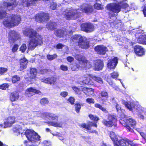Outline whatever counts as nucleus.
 <instances>
[{
    "label": "nucleus",
    "mask_w": 146,
    "mask_h": 146,
    "mask_svg": "<svg viewBox=\"0 0 146 146\" xmlns=\"http://www.w3.org/2000/svg\"><path fill=\"white\" fill-rule=\"evenodd\" d=\"M47 123L49 125H52L56 127H61L62 126L63 124L62 122L55 123L52 121H48Z\"/></svg>",
    "instance_id": "obj_31"
},
{
    "label": "nucleus",
    "mask_w": 146,
    "mask_h": 146,
    "mask_svg": "<svg viewBox=\"0 0 146 146\" xmlns=\"http://www.w3.org/2000/svg\"><path fill=\"white\" fill-rule=\"evenodd\" d=\"M75 99L72 97H70L68 99V101L71 104H74V102Z\"/></svg>",
    "instance_id": "obj_59"
},
{
    "label": "nucleus",
    "mask_w": 146,
    "mask_h": 146,
    "mask_svg": "<svg viewBox=\"0 0 146 146\" xmlns=\"http://www.w3.org/2000/svg\"><path fill=\"white\" fill-rule=\"evenodd\" d=\"M78 45L81 48L87 49L89 47V42L86 38L83 37L78 42Z\"/></svg>",
    "instance_id": "obj_10"
},
{
    "label": "nucleus",
    "mask_w": 146,
    "mask_h": 146,
    "mask_svg": "<svg viewBox=\"0 0 146 146\" xmlns=\"http://www.w3.org/2000/svg\"><path fill=\"white\" fill-rule=\"evenodd\" d=\"M68 95V93L64 91L61 92L60 95L63 97H66Z\"/></svg>",
    "instance_id": "obj_58"
},
{
    "label": "nucleus",
    "mask_w": 146,
    "mask_h": 146,
    "mask_svg": "<svg viewBox=\"0 0 146 146\" xmlns=\"http://www.w3.org/2000/svg\"><path fill=\"white\" fill-rule=\"evenodd\" d=\"M24 134L28 140L31 142H36L40 140V136L34 130L31 129H27Z\"/></svg>",
    "instance_id": "obj_4"
},
{
    "label": "nucleus",
    "mask_w": 146,
    "mask_h": 146,
    "mask_svg": "<svg viewBox=\"0 0 146 146\" xmlns=\"http://www.w3.org/2000/svg\"><path fill=\"white\" fill-rule=\"evenodd\" d=\"M106 8L108 10L116 13H118L121 11V7L119 3L108 4L106 6Z\"/></svg>",
    "instance_id": "obj_7"
},
{
    "label": "nucleus",
    "mask_w": 146,
    "mask_h": 146,
    "mask_svg": "<svg viewBox=\"0 0 146 146\" xmlns=\"http://www.w3.org/2000/svg\"><path fill=\"white\" fill-rule=\"evenodd\" d=\"M45 119L47 120L48 119L49 120H57L58 117L56 115L51 113H46L45 114Z\"/></svg>",
    "instance_id": "obj_23"
},
{
    "label": "nucleus",
    "mask_w": 146,
    "mask_h": 146,
    "mask_svg": "<svg viewBox=\"0 0 146 146\" xmlns=\"http://www.w3.org/2000/svg\"><path fill=\"white\" fill-rule=\"evenodd\" d=\"M48 101L47 98H43L40 101V104L43 106L45 105V104H48Z\"/></svg>",
    "instance_id": "obj_39"
},
{
    "label": "nucleus",
    "mask_w": 146,
    "mask_h": 146,
    "mask_svg": "<svg viewBox=\"0 0 146 146\" xmlns=\"http://www.w3.org/2000/svg\"><path fill=\"white\" fill-rule=\"evenodd\" d=\"M94 106L96 108H98L100 110L105 113L107 112V111L106 110L105 108L103 107L102 105L98 103H96L94 104Z\"/></svg>",
    "instance_id": "obj_35"
},
{
    "label": "nucleus",
    "mask_w": 146,
    "mask_h": 146,
    "mask_svg": "<svg viewBox=\"0 0 146 146\" xmlns=\"http://www.w3.org/2000/svg\"><path fill=\"white\" fill-rule=\"evenodd\" d=\"M128 141V145H129L131 146H138L137 144L133 142L132 141L129 140Z\"/></svg>",
    "instance_id": "obj_55"
},
{
    "label": "nucleus",
    "mask_w": 146,
    "mask_h": 146,
    "mask_svg": "<svg viewBox=\"0 0 146 146\" xmlns=\"http://www.w3.org/2000/svg\"><path fill=\"white\" fill-rule=\"evenodd\" d=\"M9 86L8 84H3L0 86V89L3 90H5L7 88H8Z\"/></svg>",
    "instance_id": "obj_46"
},
{
    "label": "nucleus",
    "mask_w": 146,
    "mask_h": 146,
    "mask_svg": "<svg viewBox=\"0 0 146 146\" xmlns=\"http://www.w3.org/2000/svg\"><path fill=\"white\" fill-rule=\"evenodd\" d=\"M72 89L77 94L80 95L81 94L82 92L80 88H78L74 86L72 87Z\"/></svg>",
    "instance_id": "obj_42"
},
{
    "label": "nucleus",
    "mask_w": 146,
    "mask_h": 146,
    "mask_svg": "<svg viewBox=\"0 0 146 146\" xmlns=\"http://www.w3.org/2000/svg\"><path fill=\"white\" fill-rule=\"evenodd\" d=\"M119 4H120L121 9V8L125 9L127 8L129 6V5L127 3L122 1L120 2L119 3Z\"/></svg>",
    "instance_id": "obj_36"
},
{
    "label": "nucleus",
    "mask_w": 146,
    "mask_h": 146,
    "mask_svg": "<svg viewBox=\"0 0 146 146\" xmlns=\"http://www.w3.org/2000/svg\"><path fill=\"white\" fill-rule=\"evenodd\" d=\"M87 29L88 31H87V32H90L94 31V26L92 24L90 23H88Z\"/></svg>",
    "instance_id": "obj_37"
},
{
    "label": "nucleus",
    "mask_w": 146,
    "mask_h": 146,
    "mask_svg": "<svg viewBox=\"0 0 146 146\" xmlns=\"http://www.w3.org/2000/svg\"><path fill=\"white\" fill-rule=\"evenodd\" d=\"M47 58L49 60H52L56 58L57 57V55L54 54L52 55L48 54L47 55Z\"/></svg>",
    "instance_id": "obj_41"
},
{
    "label": "nucleus",
    "mask_w": 146,
    "mask_h": 146,
    "mask_svg": "<svg viewBox=\"0 0 146 146\" xmlns=\"http://www.w3.org/2000/svg\"><path fill=\"white\" fill-rule=\"evenodd\" d=\"M7 69L4 68H0V74H2L6 72L7 71Z\"/></svg>",
    "instance_id": "obj_57"
},
{
    "label": "nucleus",
    "mask_w": 146,
    "mask_h": 146,
    "mask_svg": "<svg viewBox=\"0 0 146 146\" xmlns=\"http://www.w3.org/2000/svg\"><path fill=\"white\" fill-rule=\"evenodd\" d=\"M88 23H83L81 25V28L82 30L86 32L87 31H88L87 29Z\"/></svg>",
    "instance_id": "obj_38"
},
{
    "label": "nucleus",
    "mask_w": 146,
    "mask_h": 146,
    "mask_svg": "<svg viewBox=\"0 0 146 146\" xmlns=\"http://www.w3.org/2000/svg\"><path fill=\"white\" fill-rule=\"evenodd\" d=\"M93 79L94 80L100 84L103 83L102 79L101 78L94 76L93 77Z\"/></svg>",
    "instance_id": "obj_40"
},
{
    "label": "nucleus",
    "mask_w": 146,
    "mask_h": 146,
    "mask_svg": "<svg viewBox=\"0 0 146 146\" xmlns=\"http://www.w3.org/2000/svg\"><path fill=\"white\" fill-rule=\"evenodd\" d=\"M129 140L121 139L119 140L117 139V144L119 146H126L128 145Z\"/></svg>",
    "instance_id": "obj_27"
},
{
    "label": "nucleus",
    "mask_w": 146,
    "mask_h": 146,
    "mask_svg": "<svg viewBox=\"0 0 146 146\" xmlns=\"http://www.w3.org/2000/svg\"><path fill=\"white\" fill-rule=\"evenodd\" d=\"M135 129L137 131L140 133L141 136L143 139L145 138L146 137V135L144 133L140 131L139 130L140 128H135Z\"/></svg>",
    "instance_id": "obj_53"
},
{
    "label": "nucleus",
    "mask_w": 146,
    "mask_h": 146,
    "mask_svg": "<svg viewBox=\"0 0 146 146\" xmlns=\"http://www.w3.org/2000/svg\"><path fill=\"white\" fill-rule=\"evenodd\" d=\"M28 61L25 58L20 60V70H23L26 68Z\"/></svg>",
    "instance_id": "obj_24"
},
{
    "label": "nucleus",
    "mask_w": 146,
    "mask_h": 146,
    "mask_svg": "<svg viewBox=\"0 0 146 146\" xmlns=\"http://www.w3.org/2000/svg\"><path fill=\"white\" fill-rule=\"evenodd\" d=\"M100 95L102 97L105 98H101L102 101L104 102H106L108 98V93L106 92L103 91L101 92Z\"/></svg>",
    "instance_id": "obj_29"
},
{
    "label": "nucleus",
    "mask_w": 146,
    "mask_h": 146,
    "mask_svg": "<svg viewBox=\"0 0 146 146\" xmlns=\"http://www.w3.org/2000/svg\"><path fill=\"white\" fill-rule=\"evenodd\" d=\"M67 34H68L67 32L64 29H57L55 32V35L59 37H63Z\"/></svg>",
    "instance_id": "obj_20"
},
{
    "label": "nucleus",
    "mask_w": 146,
    "mask_h": 146,
    "mask_svg": "<svg viewBox=\"0 0 146 146\" xmlns=\"http://www.w3.org/2000/svg\"><path fill=\"white\" fill-rule=\"evenodd\" d=\"M108 118L109 121H107L105 119H104L102 121L103 124L108 127H111L113 125H114V127H116L117 125L113 123V122H116L117 120V117L115 115L109 114L108 115Z\"/></svg>",
    "instance_id": "obj_6"
},
{
    "label": "nucleus",
    "mask_w": 146,
    "mask_h": 146,
    "mask_svg": "<svg viewBox=\"0 0 146 146\" xmlns=\"http://www.w3.org/2000/svg\"><path fill=\"white\" fill-rule=\"evenodd\" d=\"M94 7L95 9L98 10H102L104 8L103 6L100 4L96 3L94 5Z\"/></svg>",
    "instance_id": "obj_43"
},
{
    "label": "nucleus",
    "mask_w": 146,
    "mask_h": 146,
    "mask_svg": "<svg viewBox=\"0 0 146 146\" xmlns=\"http://www.w3.org/2000/svg\"><path fill=\"white\" fill-rule=\"evenodd\" d=\"M40 0H23V5L24 6L28 7L31 5L35 4L36 2Z\"/></svg>",
    "instance_id": "obj_21"
},
{
    "label": "nucleus",
    "mask_w": 146,
    "mask_h": 146,
    "mask_svg": "<svg viewBox=\"0 0 146 146\" xmlns=\"http://www.w3.org/2000/svg\"><path fill=\"white\" fill-rule=\"evenodd\" d=\"M56 24L54 23H50L46 26L47 28L48 29L52 30L56 28Z\"/></svg>",
    "instance_id": "obj_33"
},
{
    "label": "nucleus",
    "mask_w": 146,
    "mask_h": 146,
    "mask_svg": "<svg viewBox=\"0 0 146 146\" xmlns=\"http://www.w3.org/2000/svg\"><path fill=\"white\" fill-rule=\"evenodd\" d=\"M134 50L135 54L138 56H141L145 54L144 50L141 46L139 45L135 46L134 48Z\"/></svg>",
    "instance_id": "obj_15"
},
{
    "label": "nucleus",
    "mask_w": 146,
    "mask_h": 146,
    "mask_svg": "<svg viewBox=\"0 0 146 146\" xmlns=\"http://www.w3.org/2000/svg\"><path fill=\"white\" fill-rule=\"evenodd\" d=\"M43 146H48L50 145L49 143L47 141H44L42 143Z\"/></svg>",
    "instance_id": "obj_62"
},
{
    "label": "nucleus",
    "mask_w": 146,
    "mask_h": 146,
    "mask_svg": "<svg viewBox=\"0 0 146 146\" xmlns=\"http://www.w3.org/2000/svg\"><path fill=\"white\" fill-rule=\"evenodd\" d=\"M19 98V94L16 92L15 93H12L10 96L11 100L12 102L16 101Z\"/></svg>",
    "instance_id": "obj_30"
},
{
    "label": "nucleus",
    "mask_w": 146,
    "mask_h": 146,
    "mask_svg": "<svg viewBox=\"0 0 146 146\" xmlns=\"http://www.w3.org/2000/svg\"><path fill=\"white\" fill-rule=\"evenodd\" d=\"M23 34L30 38L28 46L29 50H33L42 43V37L33 29H25L23 31Z\"/></svg>",
    "instance_id": "obj_1"
},
{
    "label": "nucleus",
    "mask_w": 146,
    "mask_h": 146,
    "mask_svg": "<svg viewBox=\"0 0 146 146\" xmlns=\"http://www.w3.org/2000/svg\"><path fill=\"white\" fill-rule=\"evenodd\" d=\"M125 119H121L120 120V123L124 127L127 126V124L125 122Z\"/></svg>",
    "instance_id": "obj_61"
},
{
    "label": "nucleus",
    "mask_w": 146,
    "mask_h": 146,
    "mask_svg": "<svg viewBox=\"0 0 146 146\" xmlns=\"http://www.w3.org/2000/svg\"><path fill=\"white\" fill-rule=\"evenodd\" d=\"M94 93L93 89L92 88H88L87 92V95L91 96L93 95Z\"/></svg>",
    "instance_id": "obj_50"
},
{
    "label": "nucleus",
    "mask_w": 146,
    "mask_h": 146,
    "mask_svg": "<svg viewBox=\"0 0 146 146\" xmlns=\"http://www.w3.org/2000/svg\"><path fill=\"white\" fill-rule=\"evenodd\" d=\"M40 92L38 90L33 88H30L26 90V95L28 97H31L33 96L34 94H39Z\"/></svg>",
    "instance_id": "obj_19"
},
{
    "label": "nucleus",
    "mask_w": 146,
    "mask_h": 146,
    "mask_svg": "<svg viewBox=\"0 0 146 146\" xmlns=\"http://www.w3.org/2000/svg\"><path fill=\"white\" fill-rule=\"evenodd\" d=\"M70 66L72 71L77 70L78 69L82 68L80 64L79 65L76 64H72L70 65Z\"/></svg>",
    "instance_id": "obj_32"
},
{
    "label": "nucleus",
    "mask_w": 146,
    "mask_h": 146,
    "mask_svg": "<svg viewBox=\"0 0 146 146\" xmlns=\"http://www.w3.org/2000/svg\"><path fill=\"white\" fill-rule=\"evenodd\" d=\"M88 89V88H84L83 86H81L80 87V89L81 90V91H82L86 95L87 94V92Z\"/></svg>",
    "instance_id": "obj_56"
},
{
    "label": "nucleus",
    "mask_w": 146,
    "mask_h": 146,
    "mask_svg": "<svg viewBox=\"0 0 146 146\" xmlns=\"http://www.w3.org/2000/svg\"><path fill=\"white\" fill-rule=\"evenodd\" d=\"M75 107L76 112L78 113L81 108L80 105L78 104H76L75 105Z\"/></svg>",
    "instance_id": "obj_48"
},
{
    "label": "nucleus",
    "mask_w": 146,
    "mask_h": 146,
    "mask_svg": "<svg viewBox=\"0 0 146 146\" xmlns=\"http://www.w3.org/2000/svg\"><path fill=\"white\" fill-rule=\"evenodd\" d=\"M60 68L61 70L64 71H66L68 70V67L64 65H61Z\"/></svg>",
    "instance_id": "obj_52"
},
{
    "label": "nucleus",
    "mask_w": 146,
    "mask_h": 146,
    "mask_svg": "<svg viewBox=\"0 0 146 146\" xmlns=\"http://www.w3.org/2000/svg\"><path fill=\"white\" fill-rule=\"evenodd\" d=\"M75 58L79 61V63L81 65V67L82 68L86 70L91 67L92 65L91 63L82 55H76Z\"/></svg>",
    "instance_id": "obj_5"
},
{
    "label": "nucleus",
    "mask_w": 146,
    "mask_h": 146,
    "mask_svg": "<svg viewBox=\"0 0 146 146\" xmlns=\"http://www.w3.org/2000/svg\"><path fill=\"white\" fill-rule=\"evenodd\" d=\"M18 34L14 31H11L9 34V40L10 41L14 42L19 38Z\"/></svg>",
    "instance_id": "obj_16"
},
{
    "label": "nucleus",
    "mask_w": 146,
    "mask_h": 146,
    "mask_svg": "<svg viewBox=\"0 0 146 146\" xmlns=\"http://www.w3.org/2000/svg\"><path fill=\"white\" fill-rule=\"evenodd\" d=\"M126 121L127 124V126L129 128L135 127L136 124V121L132 118H128L126 119Z\"/></svg>",
    "instance_id": "obj_25"
},
{
    "label": "nucleus",
    "mask_w": 146,
    "mask_h": 146,
    "mask_svg": "<svg viewBox=\"0 0 146 146\" xmlns=\"http://www.w3.org/2000/svg\"><path fill=\"white\" fill-rule=\"evenodd\" d=\"M16 121V117L13 116H10L7 117L4 122V127H11Z\"/></svg>",
    "instance_id": "obj_9"
},
{
    "label": "nucleus",
    "mask_w": 146,
    "mask_h": 146,
    "mask_svg": "<svg viewBox=\"0 0 146 146\" xmlns=\"http://www.w3.org/2000/svg\"><path fill=\"white\" fill-rule=\"evenodd\" d=\"M19 46V45L17 44L14 45L12 49V52H16Z\"/></svg>",
    "instance_id": "obj_51"
},
{
    "label": "nucleus",
    "mask_w": 146,
    "mask_h": 146,
    "mask_svg": "<svg viewBox=\"0 0 146 146\" xmlns=\"http://www.w3.org/2000/svg\"><path fill=\"white\" fill-rule=\"evenodd\" d=\"M84 37L79 35H75L73 36L72 37V39L74 42H76L77 41L78 42L81 39L83 38Z\"/></svg>",
    "instance_id": "obj_34"
},
{
    "label": "nucleus",
    "mask_w": 146,
    "mask_h": 146,
    "mask_svg": "<svg viewBox=\"0 0 146 146\" xmlns=\"http://www.w3.org/2000/svg\"><path fill=\"white\" fill-rule=\"evenodd\" d=\"M95 51L99 54H105L108 50L107 48L103 45H98L95 48Z\"/></svg>",
    "instance_id": "obj_11"
},
{
    "label": "nucleus",
    "mask_w": 146,
    "mask_h": 146,
    "mask_svg": "<svg viewBox=\"0 0 146 146\" xmlns=\"http://www.w3.org/2000/svg\"><path fill=\"white\" fill-rule=\"evenodd\" d=\"M117 63V58L110 59L107 64L108 67L110 69H114Z\"/></svg>",
    "instance_id": "obj_13"
},
{
    "label": "nucleus",
    "mask_w": 146,
    "mask_h": 146,
    "mask_svg": "<svg viewBox=\"0 0 146 146\" xmlns=\"http://www.w3.org/2000/svg\"><path fill=\"white\" fill-rule=\"evenodd\" d=\"M40 80L42 82L50 84H54L56 80V78L54 77L48 78H41Z\"/></svg>",
    "instance_id": "obj_14"
},
{
    "label": "nucleus",
    "mask_w": 146,
    "mask_h": 146,
    "mask_svg": "<svg viewBox=\"0 0 146 146\" xmlns=\"http://www.w3.org/2000/svg\"><path fill=\"white\" fill-rule=\"evenodd\" d=\"M90 118L92 120L95 121H98L99 120L98 117L92 114H90L89 115Z\"/></svg>",
    "instance_id": "obj_45"
},
{
    "label": "nucleus",
    "mask_w": 146,
    "mask_h": 146,
    "mask_svg": "<svg viewBox=\"0 0 146 146\" xmlns=\"http://www.w3.org/2000/svg\"><path fill=\"white\" fill-rule=\"evenodd\" d=\"M122 103L127 109L131 111H132L133 109L134 108V104L133 102H127L124 101H123Z\"/></svg>",
    "instance_id": "obj_22"
},
{
    "label": "nucleus",
    "mask_w": 146,
    "mask_h": 146,
    "mask_svg": "<svg viewBox=\"0 0 146 146\" xmlns=\"http://www.w3.org/2000/svg\"><path fill=\"white\" fill-rule=\"evenodd\" d=\"M86 101L89 104H94L95 103L94 99L92 98H88L86 99Z\"/></svg>",
    "instance_id": "obj_49"
},
{
    "label": "nucleus",
    "mask_w": 146,
    "mask_h": 146,
    "mask_svg": "<svg viewBox=\"0 0 146 146\" xmlns=\"http://www.w3.org/2000/svg\"><path fill=\"white\" fill-rule=\"evenodd\" d=\"M82 10L78 9H69L64 12L63 15L67 20L74 19L79 16V13L84 12L89 13L93 11L92 7L87 4L82 5L81 7Z\"/></svg>",
    "instance_id": "obj_2"
},
{
    "label": "nucleus",
    "mask_w": 146,
    "mask_h": 146,
    "mask_svg": "<svg viewBox=\"0 0 146 146\" xmlns=\"http://www.w3.org/2000/svg\"><path fill=\"white\" fill-rule=\"evenodd\" d=\"M16 3V0H3V7H7L8 10L12 9V5Z\"/></svg>",
    "instance_id": "obj_12"
},
{
    "label": "nucleus",
    "mask_w": 146,
    "mask_h": 146,
    "mask_svg": "<svg viewBox=\"0 0 146 146\" xmlns=\"http://www.w3.org/2000/svg\"><path fill=\"white\" fill-rule=\"evenodd\" d=\"M20 80V77L16 75L13 76L12 78V82L13 83H15L16 82L19 81Z\"/></svg>",
    "instance_id": "obj_44"
},
{
    "label": "nucleus",
    "mask_w": 146,
    "mask_h": 146,
    "mask_svg": "<svg viewBox=\"0 0 146 146\" xmlns=\"http://www.w3.org/2000/svg\"><path fill=\"white\" fill-rule=\"evenodd\" d=\"M3 22V24L6 27H12L17 25L19 24L21 20L20 16L19 15H12L9 16Z\"/></svg>",
    "instance_id": "obj_3"
},
{
    "label": "nucleus",
    "mask_w": 146,
    "mask_h": 146,
    "mask_svg": "<svg viewBox=\"0 0 146 146\" xmlns=\"http://www.w3.org/2000/svg\"><path fill=\"white\" fill-rule=\"evenodd\" d=\"M56 4L55 3H52L50 6V8L51 9L53 10L55 9L56 8Z\"/></svg>",
    "instance_id": "obj_63"
},
{
    "label": "nucleus",
    "mask_w": 146,
    "mask_h": 146,
    "mask_svg": "<svg viewBox=\"0 0 146 146\" xmlns=\"http://www.w3.org/2000/svg\"><path fill=\"white\" fill-rule=\"evenodd\" d=\"M74 58L73 57L69 56L66 58V60L68 62H72L74 60Z\"/></svg>",
    "instance_id": "obj_60"
},
{
    "label": "nucleus",
    "mask_w": 146,
    "mask_h": 146,
    "mask_svg": "<svg viewBox=\"0 0 146 146\" xmlns=\"http://www.w3.org/2000/svg\"><path fill=\"white\" fill-rule=\"evenodd\" d=\"M94 64V68L96 70H101L104 66V63L101 60H98L95 61Z\"/></svg>",
    "instance_id": "obj_18"
},
{
    "label": "nucleus",
    "mask_w": 146,
    "mask_h": 146,
    "mask_svg": "<svg viewBox=\"0 0 146 146\" xmlns=\"http://www.w3.org/2000/svg\"><path fill=\"white\" fill-rule=\"evenodd\" d=\"M27 48V46L25 44H23L21 46L20 48V50L22 52H24Z\"/></svg>",
    "instance_id": "obj_47"
},
{
    "label": "nucleus",
    "mask_w": 146,
    "mask_h": 146,
    "mask_svg": "<svg viewBox=\"0 0 146 146\" xmlns=\"http://www.w3.org/2000/svg\"><path fill=\"white\" fill-rule=\"evenodd\" d=\"M135 36L137 37V41L138 43L146 44V35L137 33Z\"/></svg>",
    "instance_id": "obj_17"
},
{
    "label": "nucleus",
    "mask_w": 146,
    "mask_h": 146,
    "mask_svg": "<svg viewBox=\"0 0 146 146\" xmlns=\"http://www.w3.org/2000/svg\"><path fill=\"white\" fill-rule=\"evenodd\" d=\"M64 46V45L61 44H58L57 45L56 48L57 49H60L62 48Z\"/></svg>",
    "instance_id": "obj_64"
},
{
    "label": "nucleus",
    "mask_w": 146,
    "mask_h": 146,
    "mask_svg": "<svg viewBox=\"0 0 146 146\" xmlns=\"http://www.w3.org/2000/svg\"><path fill=\"white\" fill-rule=\"evenodd\" d=\"M49 15L47 13H43L37 14L35 16V19L38 22H43L49 19Z\"/></svg>",
    "instance_id": "obj_8"
},
{
    "label": "nucleus",
    "mask_w": 146,
    "mask_h": 146,
    "mask_svg": "<svg viewBox=\"0 0 146 146\" xmlns=\"http://www.w3.org/2000/svg\"><path fill=\"white\" fill-rule=\"evenodd\" d=\"M30 74L31 79L32 78L35 80V78L36 77V76L37 74L36 69L35 68H32L30 70Z\"/></svg>",
    "instance_id": "obj_28"
},
{
    "label": "nucleus",
    "mask_w": 146,
    "mask_h": 146,
    "mask_svg": "<svg viewBox=\"0 0 146 146\" xmlns=\"http://www.w3.org/2000/svg\"><path fill=\"white\" fill-rule=\"evenodd\" d=\"M111 77L114 78H117L118 76V73L116 72H114L112 73L111 74Z\"/></svg>",
    "instance_id": "obj_54"
},
{
    "label": "nucleus",
    "mask_w": 146,
    "mask_h": 146,
    "mask_svg": "<svg viewBox=\"0 0 146 146\" xmlns=\"http://www.w3.org/2000/svg\"><path fill=\"white\" fill-rule=\"evenodd\" d=\"M110 136L113 142L114 146H119L117 144V139L118 138H117L115 133L113 131H111L110 134Z\"/></svg>",
    "instance_id": "obj_26"
}]
</instances>
